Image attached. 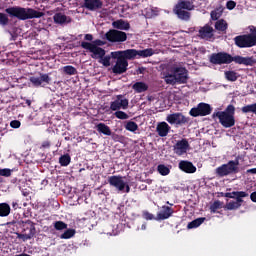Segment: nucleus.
Returning <instances> with one entry per match:
<instances>
[{
  "label": "nucleus",
  "mask_w": 256,
  "mask_h": 256,
  "mask_svg": "<svg viewBox=\"0 0 256 256\" xmlns=\"http://www.w3.org/2000/svg\"><path fill=\"white\" fill-rule=\"evenodd\" d=\"M209 61L212 65H231V63L246 65V67L255 65L253 57L233 56L227 52L212 53L209 56Z\"/></svg>",
  "instance_id": "1"
},
{
  "label": "nucleus",
  "mask_w": 256,
  "mask_h": 256,
  "mask_svg": "<svg viewBox=\"0 0 256 256\" xmlns=\"http://www.w3.org/2000/svg\"><path fill=\"white\" fill-rule=\"evenodd\" d=\"M5 13L9 17H15L19 21H27L29 19H41L44 17L45 13L37 11L33 8H23L20 6H13L5 9Z\"/></svg>",
  "instance_id": "2"
},
{
  "label": "nucleus",
  "mask_w": 256,
  "mask_h": 256,
  "mask_svg": "<svg viewBox=\"0 0 256 256\" xmlns=\"http://www.w3.org/2000/svg\"><path fill=\"white\" fill-rule=\"evenodd\" d=\"M239 173V160H230L227 164H222L216 168L218 177H227V175H237Z\"/></svg>",
  "instance_id": "3"
},
{
  "label": "nucleus",
  "mask_w": 256,
  "mask_h": 256,
  "mask_svg": "<svg viewBox=\"0 0 256 256\" xmlns=\"http://www.w3.org/2000/svg\"><path fill=\"white\" fill-rule=\"evenodd\" d=\"M112 59H116L115 65L112 67V73L115 75H123L127 73L129 61L125 60L117 51L111 52Z\"/></svg>",
  "instance_id": "4"
},
{
  "label": "nucleus",
  "mask_w": 256,
  "mask_h": 256,
  "mask_svg": "<svg viewBox=\"0 0 256 256\" xmlns=\"http://www.w3.org/2000/svg\"><path fill=\"white\" fill-rule=\"evenodd\" d=\"M22 233H18V239H22L23 241H29V239H33L35 235H37V229L35 228V223L31 220H26L22 225Z\"/></svg>",
  "instance_id": "5"
},
{
  "label": "nucleus",
  "mask_w": 256,
  "mask_h": 256,
  "mask_svg": "<svg viewBox=\"0 0 256 256\" xmlns=\"http://www.w3.org/2000/svg\"><path fill=\"white\" fill-rule=\"evenodd\" d=\"M213 119L217 117L219 119V123L224 127L225 129H230V127H235V116L229 115L225 112H214L212 114Z\"/></svg>",
  "instance_id": "6"
},
{
  "label": "nucleus",
  "mask_w": 256,
  "mask_h": 256,
  "mask_svg": "<svg viewBox=\"0 0 256 256\" xmlns=\"http://www.w3.org/2000/svg\"><path fill=\"white\" fill-rule=\"evenodd\" d=\"M105 38L109 43H125L127 41V33L117 29H110L106 32Z\"/></svg>",
  "instance_id": "7"
},
{
  "label": "nucleus",
  "mask_w": 256,
  "mask_h": 256,
  "mask_svg": "<svg viewBox=\"0 0 256 256\" xmlns=\"http://www.w3.org/2000/svg\"><path fill=\"white\" fill-rule=\"evenodd\" d=\"M212 111L213 108H211V105L201 102L197 107L190 110L189 115H191V117H207V115H211Z\"/></svg>",
  "instance_id": "8"
},
{
  "label": "nucleus",
  "mask_w": 256,
  "mask_h": 256,
  "mask_svg": "<svg viewBox=\"0 0 256 256\" xmlns=\"http://www.w3.org/2000/svg\"><path fill=\"white\" fill-rule=\"evenodd\" d=\"M80 46L82 49H86L92 53V59H103V57H105V49L92 45L91 42L83 41Z\"/></svg>",
  "instance_id": "9"
},
{
  "label": "nucleus",
  "mask_w": 256,
  "mask_h": 256,
  "mask_svg": "<svg viewBox=\"0 0 256 256\" xmlns=\"http://www.w3.org/2000/svg\"><path fill=\"white\" fill-rule=\"evenodd\" d=\"M166 121L170 123V125H187L189 124V121H191V118L183 115L181 112H176L173 114H169L166 117Z\"/></svg>",
  "instance_id": "10"
},
{
  "label": "nucleus",
  "mask_w": 256,
  "mask_h": 256,
  "mask_svg": "<svg viewBox=\"0 0 256 256\" xmlns=\"http://www.w3.org/2000/svg\"><path fill=\"white\" fill-rule=\"evenodd\" d=\"M235 45L239 47L240 49H247L249 47H255L256 43L251 38V36H248V34H243L236 36L234 38Z\"/></svg>",
  "instance_id": "11"
},
{
  "label": "nucleus",
  "mask_w": 256,
  "mask_h": 256,
  "mask_svg": "<svg viewBox=\"0 0 256 256\" xmlns=\"http://www.w3.org/2000/svg\"><path fill=\"white\" fill-rule=\"evenodd\" d=\"M172 73H174V77L178 85H183L187 83V80L189 79V76H188L189 71H187L186 68L175 67L172 69Z\"/></svg>",
  "instance_id": "12"
},
{
  "label": "nucleus",
  "mask_w": 256,
  "mask_h": 256,
  "mask_svg": "<svg viewBox=\"0 0 256 256\" xmlns=\"http://www.w3.org/2000/svg\"><path fill=\"white\" fill-rule=\"evenodd\" d=\"M29 81L34 87H45V85L51 84V77H49V74H40L39 77L31 76Z\"/></svg>",
  "instance_id": "13"
},
{
  "label": "nucleus",
  "mask_w": 256,
  "mask_h": 256,
  "mask_svg": "<svg viewBox=\"0 0 256 256\" xmlns=\"http://www.w3.org/2000/svg\"><path fill=\"white\" fill-rule=\"evenodd\" d=\"M108 183L110 187H114L117 191H125V180L121 175H113L108 177Z\"/></svg>",
  "instance_id": "14"
},
{
  "label": "nucleus",
  "mask_w": 256,
  "mask_h": 256,
  "mask_svg": "<svg viewBox=\"0 0 256 256\" xmlns=\"http://www.w3.org/2000/svg\"><path fill=\"white\" fill-rule=\"evenodd\" d=\"M129 107V100L123 95H117L116 100L110 103L111 111H119V109H127Z\"/></svg>",
  "instance_id": "15"
},
{
  "label": "nucleus",
  "mask_w": 256,
  "mask_h": 256,
  "mask_svg": "<svg viewBox=\"0 0 256 256\" xmlns=\"http://www.w3.org/2000/svg\"><path fill=\"white\" fill-rule=\"evenodd\" d=\"M189 150V141L186 138H183L182 140H178L176 144L174 145V153L181 157V155H185L187 151Z\"/></svg>",
  "instance_id": "16"
},
{
  "label": "nucleus",
  "mask_w": 256,
  "mask_h": 256,
  "mask_svg": "<svg viewBox=\"0 0 256 256\" xmlns=\"http://www.w3.org/2000/svg\"><path fill=\"white\" fill-rule=\"evenodd\" d=\"M214 29L209 24H205L203 27H200L198 30V37L204 39L205 41H211L214 37Z\"/></svg>",
  "instance_id": "17"
},
{
  "label": "nucleus",
  "mask_w": 256,
  "mask_h": 256,
  "mask_svg": "<svg viewBox=\"0 0 256 256\" xmlns=\"http://www.w3.org/2000/svg\"><path fill=\"white\" fill-rule=\"evenodd\" d=\"M179 170L183 171L184 173H196L197 172V167H195V165L192 164L191 161H187V160H181L178 164Z\"/></svg>",
  "instance_id": "18"
},
{
  "label": "nucleus",
  "mask_w": 256,
  "mask_h": 256,
  "mask_svg": "<svg viewBox=\"0 0 256 256\" xmlns=\"http://www.w3.org/2000/svg\"><path fill=\"white\" fill-rule=\"evenodd\" d=\"M84 7L88 11H97L103 8V1L101 0H84Z\"/></svg>",
  "instance_id": "19"
},
{
  "label": "nucleus",
  "mask_w": 256,
  "mask_h": 256,
  "mask_svg": "<svg viewBox=\"0 0 256 256\" xmlns=\"http://www.w3.org/2000/svg\"><path fill=\"white\" fill-rule=\"evenodd\" d=\"M174 211L169 206H163L162 210L157 213L156 219L157 221H165V219H169L171 215H173Z\"/></svg>",
  "instance_id": "20"
},
{
  "label": "nucleus",
  "mask_w": 256,
  "mask_h": 256,
  "mask_svg": "<svg viewBox=\"0 0 256 256\" xmlns=\"http://www.w3.org/2000/svg\"><path fill=\"white\" fill-rule=\"evenodd\" d=\"M116 52L126 61L135 59V57L139 55V50H135V49H127L124 51H116Z\"/></svg>",
  "instance_id": "21"
},
{
  "label": "nucleus",
  "mask_w": 256,
  "mask_h": 256,
  "mask_svg": "<svg viewBox=\"0 0 256 256\" xmlns=\"http://www.w3.org/2000/svg\"><path fill=\"white\" fill-rule=\"evenodd\" d=\"M169 131H171V126L167 124V122H160L156 127V132L159 137H167L169 135Z\"/></svg>",
  "instance_id": "22"
},
{
  "label": "nucleus",
  "mask_w": 256,
  "mask_h": 256,
  "mask_svg": "<svg viewBox=\"0 0 256 256\" xmlns=\"http://www.w3.org/2000/svg\"><path fill=\"white\" fill-rule=\"evenodd\" d=\"M112 27L120 31H129V29H131V24L123 19H120L112 22Z\"/></svg>",
  "instance_id": "23"
},
{
  "label": "nucleus",
  "mask_w": 256,
  "mask_h": 256,
  "mask_svg": "<svg viewBox=\"0 0 256 256\" xmlns=\"http://www.w3.org/2000/svg\"><path fill=\"white\" fill-rule=\"evenodd\" d=\"M54 19V23H56L57 25H65V23H71V17L58 12L53 16Z\"/></svg>",
  "instance_id": "24"
},
{
  "label": "nucleus",
  "mask_w": 256,
  "mask_h": 256,
  "mask_svg": "<svg viewBox=\"0 0 256 256\" xmlns=\"http://www.w3.org/2000/svg\"><path fill=\"white\" fill-rule=\"evenodd\" d=\"M175 8L182 9L185 11H193V9H195V5H193V2L189 0H179L175 5Z\"/></svg>",
  "instance_id": "25"
},
{
  "label": "nucleus",
  "mask_w": 256,
  "mask_h": 256,
  "mask_svg": "<svg viewBox=\"0 0 256 256\" xmlns=\"http://www.w3.org/2000/svg\"><path fill=\"white\" fill-rule=\"evenodd\" d=\"M174 13L181 21H189L191 19V12H189V10L174 7Z\"/></svg>",
  "instance_id": "26"
},
{
  "label": "nucleus",
  "mask_w": 256,
  "mask_h": 256,
  "mask_svg": "<svg viewBox=\"0 0 256 256\" xmlns=\"http://www.w3.org/2000/svg\"><path fill=\"white\" fill-rule=\"evenodd\" d=\"M229 28V24L225 19H220L215 23L216 31H220L221 33H227V29Z\"/></svg>",
  "instance_id": "27"
},
{
  "label": "nucleus",
  "mask_w": 256,
  "mask_h": 256,
  "mask_svg": "<svg viewBox=\"0 0 256 256\" xmlns=\"http://www.w3.org/2000/svg\"><path fill=\"white\" fill-rule=\"evenodd\" d=\"M132 89L135 93H145L149 89V86L145 82H136L132 85Z\"/></svg>",
  "instance_id": "28"
},
{
  "label": "nucleus",
  "mask_w": 256,
  "mask_h": 256,
  "mask_svg": "<svg viewBox=\"0 0 256 256\" xmlns=\"http://www.w3.org/2000/svg\"><path fill=\"white\" fill-rule=\"evenodd\" d=\"M96 129L98 133H102V135L111 136V128L105 123H98Z\"/></svg>",
  "instance_id": "29"
},
{
  "label": "nucleus",
  "mask_w": 256,
  "mask_h": 256,
  "mask_svg": "<svg viewBox=\"0 0 256 256\" xmlns=\"http://www.w3.org/2000/svg\"><path fill=\"white\" fill-rule=\"evenodd\" d=\"M11 215V206L6 202L0 203V217H9Z\"/></svg>",
  "instance_id": "30"
},
{
  "label": "nucleus",
  "mask_w": 256,
  "mask_h": 256,
  "mask_svg": "<svg viewBox=\"0 0 256 256\" xmlns=\"http://www.w3.org/2000/svg\"><path fill=\"white\" fill-rule=\"evenodd\" d=\"M233 194L235 195L236 203L238 207H241V203H243V198L249 197V194L245 191H234Z\"/></svg>",
  "instance_id": "31"
},
{
  "label": "nucleus",
  "mask_w": 256,
  "mask_h": 256,
  "mask_svg": "<svg viewBox=\"0 0 256 256\" xmlns=\"http://www.w3.org/2000/svg\"><path fill=\"white\" fill-rule=\"evenodd\" d=\"M203 223H205V217L197 218L188 223L187 229H197V227H200Z\"/></svg>",
  "instance_id": "32"
},
{
  "label": "nucleus",
  "mask_w": 256,
  "mask_h": 256,
  "mask_svg": "<svg viewBox=\"0 0 256 256\" xmlns=\"http://www.w3.org/2000/svg\"><path fill=\"white\" fill-rule=\"evenodd\" d=\"M224 75L225 79H227V81H231L232 83L239 79V74L233 70L226 71Z\"/></svg>",
  "instance_id": "33"
},
{
  "label": "nucleus",
  "mask_w": 256,
  "mask_h": 256,
  "mask_svg": "<svg viewBox=\"0 0 256 256\" xmlns=\"http://www.w3.org/2000/svg\"><path fill=\"white\" fill-rule=\"evenodd\" d=\"M153 55H155V50H153V48L138 50V57L146 58V57H153Z\"/></svg>",
  "instance_id": "34"
},
{
  "label": "nucleus",
  "mask_w": 256,
  "mask_h": 256,
  "mask_svg": "<svg viewBox=\"0 0 256 256\" xmlns=\"http://www.w3.org/2000/svg\"><path fill=\"white\" fill-rule=\"evenodd\" d=\"M221 15H223L222 8H216V9L212 10L210 13V17H211L212 21H219V19L221 18Z\"/></svg>",
  "instance_id": "35"
},
{
  "label": "nucleus",
  "mask_w": 256,
  "mask_h": 256,
  "mask_svg": "<svg viewBox=\"0 0 256 256\" xmlns=\"http://www.w3.org/2000/svg\"><path fill=\"white\" fill-rule=\"evenodd\" d=\"M59 163L61 167H67L71 163V156L69 154L60 156Z\"/></svg>",
  "instance_id": "36"
},
{
  "label": "nucleus",
  "mask_w": 256,
  "mask_h": 256,
  "mask_svg": "<svg viewBox=\"0 0 256 256\" xmlns=\"http://www.w3.org/2000/svg\"><path fill=\"white\" fill-rule=\"evenodd\" d=\"M157 171L163 177H165L171 173V170L169 169V167L165 166V164H159L157 166Z\"/></svg>",
  "instance_id": "37"
},
{
  "label": "nucleus",
  "mask_w": 256,
  "mask_h": 256,
  "mask_svg": "<svg viewBox=\"0 0 256 256\" xmlns=\"http://www.w3.org/2000/svg\"><path fill=\"white\" fill-rule=\"evenodd\" d=\"M111 59H113V56L110 55H104L102 58H100L99 63H101L104 67H111Z\"/></svg>",
  "instance_id": "38"
},
{
  "label": "nucleus",
  "mask_w": 256,
  "mask_h": 256,
  "mask_svg": "<svg viewBox=\"0 0 256 256\" xmlns=\"http://www.w3.org/2000/svg\"><path fill=\"white\" fill-rule=\"evenodd\" d=\"M164 81L165 83H167V85H177V80L175 78V74L172 72V74H167L164 77Z\"/></svg>",
  "instance_id": "39"
},
{
  "label": "nucleus",
  "mask_w": 256,
  "mask_h": 256,
  "mask_svg": "<svg viewBox=\"0 0 256 256\" xmlns=\"http://www.w3.org/2000/svg\"><path fill=\"white\" fill-rule=\"evenodd\" d=\"M125 129H126V131H130L131 133H135V131H137V129H139V125H137L133 121H128L125 125Z\"/></svg>",
  "instance_id": "40"
},
{
  "label": "nucleus",
  "mask_w": 256,
  "mask_h": 256,
  "mask_svg": "<svg viewBox=\"0 0 256 256\" xmlns=\"http://www.w3.org/2000/svg\"><path fill=\"white\" fill-rule=\"evenodd\" d=\"M71 237H75V229H67L60 235V239H71Z\"/></svg>",
  "instance_id": "41"
},
{
  "label": "nucleus",
  "mask_w": 256,
  "mask_h": 256,
  "mask_svg": "<svg viewBox=\"0 0 256 256\" xmlns=\"http://www.w3.org/2000/svg\"><path fill=\"white\" fill-rule=\"evenodd\" d=\"M63 71L66 75H77V68L71 65L64 66Z\"/></svg>",
  "instance_id": "42"
},
{
  "label": "nucleus",
  "mask_w": 256,
  "mask_h": 256,
  "mask_svg": "<svg viewBox=\"0 0 256 256\" xmlns=\"http://www.w3.org/2000/svg\"><path fill=\"white\" fill-rule=\"evenodd\" d=\"M223 207V203L219 200L214 201V203L210 206L211 213H217V209H221Z\"/></svg>",
  "instance_id": "43"
},
{
  "label": "nucleus",
  "mask_w": 256,
  "mask_h": 256,
  "mask_svg": "<svg viewBox=\"0 0 256 256\" xmlns=\"http://www.w3.org/2000/svg\"><path fill=\"white\" fill-rule=\"evenodd\" d=\"M54 229H56V231H63L64 229H67V223L63 221H56L54 223Z\"/></svg>",
  "instance_id": "44"
},
{
  "label": "nucleus",
  "mask_w": 256,
  "mask_h": 256,
  "mask_svg": "<svg viewBox=\"0 0 256 256\" xmlns=\"http://www.w3.org/2000/svg\"><path fill=\"white\" fill-rule=\"evenodd\" d=\"M0 25L5 27L6 25H9V17L5 13H0Z\"/></svg>",
  "instance_id": "45"
},
{
  "label": "nucleus",
  "mask_w": 256,
  "mask_h": 256,
  "mask_svg": "<svg viewBox=\"0 0 256 256\" xmlns=\"http://www.w3.org/2000/svg\"><path fill=\"white\" fill-rule=\"evenodd\" d=\"M221 113H227V115H232V117H235V106L233 104H230L227 106V108L224 111H220Z\"/></svg>",
  "instance_id": "46"
},
{
  "label": "nucleus",
  "mask_w": 256,
  "mask_h": 256,
  "mask_svg": "<svg viewBox=\"0 0 256 256\" xmlns=\"http://www.w3.org/2000/svg\"><path fill=\"white\" fill-rule=\"evenodd\" d=\"M115 117L117 119H122V120H125V119H129V115L121 110H117L115 113H114Z\"/></svg>",
  "instance_id": "47"
},
{
  "label": "nucleus",
  "mask_w": 256,
  "mask_h": 256,
  "mask_svg": "<svg viewBox=\"0 0 256 256\" xmlns=\"http://www.w3.org/2000/svg\"><path fill=\"white\" fill-rule=\"evenodd\" d=\"M255 103L249 104L241 108L242 113H254Z\"/></svg>",
  "instance_id": "48"
},
{
  "label": "nucleus",
  "mask_w": 256,
  "mask_h": 256,
  "mask_svg": "<svg viewBox=\"0 0 256 256\" xmlns=\"http://www.w3.org/2000/svg\"><path fill=\"white\" fill-rule=\"evenodd\" d=\"M226 209H228V211H233L235 209H239V206L236 201H230L226 204Z\"/></svg>",
  "instance_id": "49"
},
{
  "label": "nucleus",
  "mask_w": 256,
  "mask_h": 256,
  "mask_svg": "<svg viewBox=\"0 0 256 256\" xmlns=\"http://www.w3.org/2000/svg\"><path fill=\"white\" fill-rule=\"evenodd\" d=\"M11 169L9 168H3V169H0V177H11Z\"/></svg>",
  "instance_id": "50"
},
{
  "label": "nucleus",
  "mask_w": 256,
  "mask_h": 256,
  "mask_svg": "<svg viewBox=\"0 0 256 256\" xmlns=\"http://www.w3.org/2000/svg\"><path fill=\"white\" fill-rule=\"evenodd\" d=\"M250 33L248 36L253 39L254 43L256 44V27L255 26H249Z\"/></svg>",
  "instance_id": "51"
},
{
  "label": "nucleus",
  "mask_w": 256,
  "mask_h": 256,
  "mask_svg": "<svg viewBox=\"0 0 256 256\" xmlns=\"http://www.w3.org/2000/svg\"><path fill=\"white\" fill-rule=\"evenodd\" d=\"M237 7V2L233 0H229L226 3V8L229 9V11H233V9Z\"/></svg>",
  "instance_id": "52"
},
{
  "label": "nucleus",
  "mask_w": 256,
  "mask_h": 256,
  "mask_svg": "<svg viewBox=\"0 0 256 256\" xmlns=\"http://www.w3.org/2000/svg\"><path fill=\"white\" fill-rule=\"evenodd\" d=\"M10 127H12V129H19V127H21V121H19V120L11 121Z\"/></svg>",
  "instance_id": "53"
},
{
  "label": "nucleus",
  "mask_w": 256,
  "mask_h": 256,
  "mask_svg": "<svg viewBox=\"0 0 256 256\" xmlns=\"http://www.w3.org/2000/svg\"><path fill=\"white\" fill-rule=\"evenodd\" d=\"M91 45H94L95 47H103L105 43L101 39H96L91 43Z\"/></svg>",
  "instance_id": "54"
},
{
  "label": "nucleus",
  "mask_w": 256,
  "mask_h": 256,
  "mask_svg": "<svg viewBox=\"0 0 256 256\" xmlns=\"http://www.w3.org/2000/svg\"><path fill=\"white\" fill-rule=\"evenodd\" d=\"M143 217H144V219H146V221H153V219H154L153 214H151L149 212H144Z\"/></svg>",
  "instance_id": "55"
},
{
  "label": "nucleus",
  "mask_w": 256,
  "mask_h": 256,
  "mask_svg": "<svg viewBox=\"0 0 256 256\" xmlns=\"http://www.w3.org/2000/svg\"><path fill=\"white\" fill-rule=\"evenodd\" d=\"M50 147H51V142L44 141V142H42L40 149H49Z\"/></svg>",
  "instance_id": "56"
},
{
  "label": "nucleus",
  "mask_w": 256,
  "mask_h": 256,
  "mask_svg": "<svg viewBox=\"0 0 256 256\" xmlns=\"http://www.w3.org/2000/svg\"><path fill=\"white\" fill-rule=\"evenodd\" d=\"M112 139L114 141H121L123 139V136L119 135V134H113L112 135Z\"/></svg>",
  "instance_id": "57"
},
{
  "label": "nucleus",
  "mask_w": 256,
  "mask_h": 256,
  "mask_svg": "<svg viewBox=\"0 0 256 256\" xmlns=\"http://www.w3.org/2000/svg\"><path fill=\"white\" fill-rule=\"evenodd\" d=\"M224 197H227L228 199H235V194L233 192H227L224 194Z\"/></svg>",
  "instance_id": "58"
},
{
  "label": "nucleus",
  "mask_w": 256,
  "mask_h": 256,
  "mask_svg": "<svg viewBox=\"0 0 256 256\" xmlns=\"http://www.w3.org/2000/svg\"><path fill=\"white\" fill-rule=\"evenodd\" d=\"M136 73L138 75H143V73H145V68L144 67H139L137 70H136Z\"/></svg>",
  "instance_id": "59"
},
{
  "label": "nucleus",
  "mask_w": 256,
  "mask_h": 256,
  "mask_svg": "<svg viewBox=\"0 0 256 256\" xmlns=\"http://www.w3.org/2000/svg\"><path fill=\"white\" fill-rule=\"evenodd\" d=\"M85 41H93V35L92 34H86L84 36Z\"/></svg>",
  "instance_id": "60"
},
{
  "label": "nucleus",
  "mask_w": 256,
  "mask_h": 256,
  "mask_svg": "<svg viewBox=\"0 0 256 256\" xmlns=\"http://www.w3.org/2000/svg\"><path fill=\"white\" fill-rule=\"evenodd\" d=\"M250 199L253 201V203H256V191L251 193Z\"/></svg>",
  "instance_id": "61"
},
{
  "label": "nucleus",
  "mask_w": 256,
  "mask_h": 256,
  "mask_svg": "<svg viewBox=\"0 0 256 256\" xmlns=\"http://www.w3.org/2000/svg\"><path fill=\"white\" fill-rule=\"evenodd\" d=\"M125 193H130L131 192V187L129 186V184H127V182H125Z\"/></svg>",
  "instance_id": "62"
},
{
  "label": "nucleus",
  "mask_w": 256,
  "mask_h": 256,
  "mask_svg": "<svg viewBox=\"0 0 256 256\" xmlns=\"http://www.w3.org/2000/svg\"><path fill=\"white\" fill-rule=\"evenodd\" d=\"M246 173H251L252 175H256V168H251L246 171Z\"/></svg>",
  "instance_id": "63"
},
{
  "label": "nucleus",
  "mask_w": 256,
  "mask_h": 256,
  "mask_svg": "<svg viewBox=\"0 0 256 256\" xmlns=\"http://www.w3.org/2000/svg\"><path fill=\"white\" fill-rule=\"evenodd\" d=\"M12 207H13L14 210H17L19 208V203L12 202Z\"/></svg>",
  "instance_id": "64"
}]
</instances>
